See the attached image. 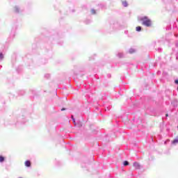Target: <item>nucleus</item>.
Wrapping results in <instances>:
<instances>
[{
  "instance_id": "obj_7",
  "label": "nucleus",
  "mask_w": 178,
  "mask_h": 178,
  "mask_svg": "<svg viewBox=\"0 0 178 178\" xmlns=\"http://www.w3.org/2000/svg\"><path fill=\"white\" fill-rule=\"evenodd\" d=\"M136 31H141V26H137Z\"/></svg>"
},
{
  "instance_id": "obj_11",
  "label": "nucleus",
  "mask_w": 178,
  "mask_h": 178,
  "mask_svg": "<svg viewBox=\"0 0 178 178\" xmlns=\"http://www.w3.org/2000/svg\"><path fill=\"white\" fill-rule=\"evenodd\" d=\"M92 14L95 15V10L92 9L91 10Z\"/></svg>"
},
{
  "instance_id": "obj_12",
  "label": "nucleus",
  "mask_w": 178,
  "mask_h": 178,
  "mask_svg": "<svg viewBox=\"0 0 178 178\" xmlns=\"http://www.w3.org/2000/svg\"><path fill=\"white\" fill-rule=\"evenodd\" d=\"M15 12H19V8L17 7H15Z\"/></svg>"
},
{
  "instance_id": "obj_6",
  "label": "nucleus",
  "mask_w": 178,
  "mask_h": 178,
  "mask_svg": "<svg viewBox=\"0 0 178 178\" xmlns=\"http://www.w3.org/2000/svg\"><path fill=\"white\" fill-rule=\"evenodd\" d=\"M128 165H129V161H124V166H128Z\"/></svg>"
},
{
  "instance_id": "obj_9",
  "label": "nucleus",
  "mask_w": 178,
  "mask_h": 178,
  "mask_svg": "<svg viewBox=\"0 0 178 178\" xmlns=\"http://www.w3.org/2000/svg\"><path fill=\"white\" fill-rule=\"evenodd\" d=\"M172 143H173V144H177L178 140H177V139H175V140H173Z\"/></svg>"
},
{
  "instance_id": "obj_16",
  "label": "nucleus",
  "mask_w": 178,
  "mask_h": 178,
  "mask_svg": "<svg viewBox=\"0 0 178 178\" xmlns=\"http://www.w3.org/2000/svg\"><path fill=\"white\" fill-rule=\"evenodd\" d=\"M165 116H166V118H168V116H169V114H166Z\"/></svg>"
},
{
  "instance_id": "obj_8",
  "label": "nucleus",
  "mask_w": 178,
  "mask_h": 178,
  "mask_svg": "<svg viewBox=\"0 0 178 178\" xmlns=\"http://www.w3.org/2000/svg\"><path fill=\"white\" fill-rule=\"evenodd\" d=\"M4 159L3 156H0V162H3Z\"/></svg>"
},
{
  "instance_id": "obj_15",
  "label": "nucleus",
  "mask_w": 178,
  "mask_h": 178,
  "mask_svg": "<svg viewBox=\"0 0 178 178\" xmlns=\"http://www.w3.org/2000/svg\"><path fill=\"white\" fill-rule=\"evenodd\" d=\"M73 122L74 124H76V121L74 120V119L73 118Z\"/></svg>"
},
{
  "instance_id": "obj_13",
  "label": "nucleus",
  "mask_w": 178,
  "mask_h": 178,
  "mask_svg": "<svg viewBox=\"0 0 178 178\" xmlns=\"http://www.w3.org/2000/svg\"><path fill=\"white\" fill-rule=\"evenodd\" d=\"M175 84H178V80L175 81Z\"/></svg>"
},
{
  "instance_id": "obj_3",
  "label": "nucleus",
  "mask_w": 178,
  "mask_h": 178,
  "mask_svg": "<svg viewBox=\"0 0 178 178\" xmlns=\"http://www.w3.org/2000/svg\"><path fill=\"white\" fill-rule=\"evenodd\" d=\"M31 165V163H30L29 161H26L25 162V165L27 166L28 168L30 167Z\"/></svg>"
},
{
  "instance_id": "obj_2",
  "label": "nucleus",
  "mask_w": 178,
  "mask_h": 178,
  "mask_svg": "<svg viewBox=\"0 0 178 178\" xmlns=\"http://www.w3.org/2000/svg\"><path fill=\"white\" fill-rule=\"evenodd\" d=\"M134 166L135 167V169H140V168H141V165H140V163L138 162H134Z\"/></svg>"
},
{
  "instance_id": "obj_5",
  "label": "nucleus",
  "mask_w": 178,
  "mask_h": 178,
  "mask_svg": "<svg viewBox=\"0 0 178 178\" xmlns=\"http://www.w3.org/2000/svg\"><path fill=\"white\" fill-rule=\"evenodd\" d=\"M122 5H123V6L127 7V1H122Z\"/></svg>"
},
{
  "instance_id": "obj_14",
  "label": "nucleus",
  "mask_w": 178,
  "mask_h": 178,
  "mask_svg": "<svg viewBox=\"0 0 178 178\" xmlns=\"http://www.w3.org/2000/svg\"><path fill=\"white\" fill-rule=\"evenodd\" d=\"M61 111H66V108H63L61 109Z\"/></svg>"
},
{
  "instance_id": "obj_10",
  "label": "nucleus",
  "mask_w": 178,
  "mask_h": 178,
  "mask_svg": "<svg viewBox=\"0 0 178 178\" xmlns=\"http://www.w3.org/2000/svg\"><path fill=\"white\" fill-rule=\"evenodd\" d=\"M0 59H3V54L0 53Z\"/></svg>"
},
{
  "instance_id": "obj_1",
  "label": "nucleus",
  "mask_w": 178,
  "mask_h": 178,
  "mask_svg": "<svg viewBox=\"0 0 178 178\" xmlns=\"http://www.w3.org/2000/svg\"><path fill=\"white\" fill-rule=\"evenodd\" d=\"M138 20L142 22L143 26H145L146 27H151V26H152V21L147 16L139 17Z\"/></svg>"
},
{
  "instance_id": "obj_4",
  "label": "nucleus",
  "mask_w": 178,
  "mask_h": 178,
  "mask_svg": "<svg viewBox=\"0 0 178 178\" xmlns=\"http://www.w3.org/2000/svg\"><path fill=\"white\" fill-rule=\"evenodd\" d=\"M129 54H134L136 52V49H130L129 51Z\"/></svg>"
}]
</instances>
